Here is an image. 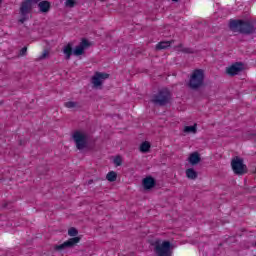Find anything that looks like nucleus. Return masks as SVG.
<instances>
[{
    "instance_id": "2eb2a0df",
    "label": "nucleus",
    "mask_w": 256,
    "mask_h": 256,
    "mask_svg": "<svg viewBox=\"0 0 256 256\" xmlns=\"http://www.w3.org/2000/svg\"><path fill=\"white\" fill-rule=\"evenodd\" d=\"M188 161L190 165H197L198 163H201V156L199 155V152L190 154Z\"/></svg>"
},
{
    "instance_id": "f03ea898",
    "label": "nucleus",
    "mask_w": 256,
    "mask_h": 256,
    "mask_svg": "<svg viewBox=\"0 0 256 256\" xmlns=\"http://www.w3.org/2000/svg\"><path fill=\"white\" fill-rule=\"evenodd\" d=\"M173 94H171V90L168 88H162L158 91L157 94H154L151 101L154 105H158L159 107H165V105H169L171 103V99Z\"/></svg>"
},
{
    "instance_id": "1a4fd4ad",
    "label": "nucleus",
    "mask_w": 256,
    "mask_h": 256,
    "mask_svg": "<svg viewBox=\"0 0 256 256\" xmlns=\"http://www.w3.org/2000/svg\"><path fill=\"white\" fill-rule=\"evenodd\" d=\"M243 69H245V65L242 62H236L230 67L226 68V73L230 75V77H235V75H239Z\"/></svg>"
},
{
    "instance_id": "423d86ee",
    "label": "nucleus",
    "mask_w": 256,
    "mask_h": 256,
    "mask_svg": "<svg viewBox=\"0 0 256 256\" xmlns=\"http://www.w3.org/2000/svg\"><path fill=\"white\" fill-rule=\"evenodd\" d=\"M231 167L235 175H245L247 173V166L243 164V159L238 156L232 159Z\"/></svg>"
},
{
    "instance_id": "39448f33",
    "label": "nucleus",
    "mask_w": 256,
    "mask_h": 256,
    "mask_svg": "<svg viewBox=\"0 0 256 256\" xmlns=\"http://www.w3.org/2000/svg\"><path fill=\"white\" fill-rule=\"evenodd\" d=\"M33 12V2L31 0H23L20 4L19 13L21 18L18 20V23H25L29 21V15Z\"/></svg>"
},
{
    "instance_id": "4be33fe9",
    "label": "nucleus",
    "mask_w": 256,
    "mask_h": 256,
    "mask_svg": "<svg viewBox=\"0 0 256 256\" xmlns=\"http://www.w3.org/2000/svg\"><path fill=\"white\" fill-rule=\"evenodd\" d=\"M184 133H197V125L186 126L184 128Z\"/></svg>"
},
{
    "instance_id": "0eeeda50",
    "label": "nucleus",
    "mask_w": 256,
    "mask_h": 256,
    "mask_svg": "<svg viewBox=\"0 0 256 256\" xmlns=\"http://www.w3.org/2000/svg\"><path fill=\"white\" fill-rule=\"evenodd\" d=\"M73 140L76 144L77 149H79L80 151L85 149V147H87V134L81 132V131H76L73 134Z\"/></svg>"
},
{
    "instance_id": "6ab92c4d",
    "label": "nucleus",
    "mask_w": 256,
    "mask_h": 256,
    "mask_svg": "<svg viewBox=\"0 0 256 256\" xmlns=\"http://www.w3.org/2000/svg\"><path fill=\"white\" fill-rule=\"evenodd\" d=\"M149 149H151V144L147 141L143 142L141 145H140V151L142 153H149Z\"/></svg>"
},
{
    "instance_id": "dca6fc26",
    "label": "nucleus",
    "mask_w": 256,
    "mask_h": 256,
    "mask_svg": "<svg viewBox=\"0 0 256 256\" xmlns=\"http://www.w3.org/2000/svg\"><path fill=\"white\" fill-rule=\"evenodd\" d=\"M173 43H175V40L159 42L156 45V49L158 51H161V49H167V47H171V45H173Z\"/></svg>"
},
{
    "instance_id": "f257e3e1",
    "label": "nucleus",
    "mask_w": 256,
    "mask_h": 256,
    "mask_svg": "<svg viewBox=\"0 0 256 256\" xmlns=\"http://www.w3.org/2000/svg\"><path fill=\"white\" fill-rule=\"evenodd\" d=\"M229 27L242 35H253L256 31L254 20H230Z\"/></svg>"
},
{
    "instance_id": "ddd939ff",
    "label": "nucleus",
    "mask_w": 256,
    "mask_h": 256,
    "mask_svg": "<svg viewBox=\"0 0 256 256\" xmlns=\"http://www.w3.org/2000/svg\"><path fill=\"white\" fill-rule=\"evenodd\" d=\"M40 13H49L51 11V2L44 0L38 3Z\"/></svg>"
},
{
    "instance_id": "cd10ccee",
    "label": "nucleus",
    "mask_w": 256,
    "mask_h": 256,
    "mask_svg": "<svg viewBox=\"0 0 256 256\" xmlns=\"http://www.w3.org/2000/svg\"><path fill=\"white\" fill-rule=\"evenodd\" d=\"M91 183H93V180L88 181V185H91Z\"/></svg>"
},
{
    "instance_id": "7ed1b4c3",
    "label": "nucleus",
    "mask_w": 256,
    "mask_h": 256,
    "mask_svg": "<svg viewBox=\"0 0 256 256\" xmlns=\"http://www.w3.org/2000/svg\"><path fill=\"white\" fill-rule=\"evenodd\" d=\"M205 83V71L203 69H195L189 79L188 87L190 89H201Z\"/></svg>"
},
{
    "instance_id": "9b49d317",
    "label": "nucleus",
    "mask_w": 256,
    "mask_h": 256,
    "mask_svg": "<svg viewBox=\"0 0 256 256\" xmlns=\"http://www.w3.org/2000/svg\"><path fill=\"white\" fill-rule=\"evenodd\" d=\"M89 45H90L89 40L82 39L80 44L75 47L73 55H75L76 57H79V55H83V53H85V49H87V47H89Z\"/></svg>"
},
{
    "instance_id": "412c9836",
    "label": "nucleus",
    "mask_w": 256,
    "mask_h": 256,
    "mask_svg": "<svg viewBox=\"0 0 256 256\" xmlns=\"http://www.w3.org/2000/svg\"><path fill=\"white\" fill-rule=\"evenodd\" d=\"M64 107L67 109H75L77 107H81V105H79V102L68 101L64 103Z\"/></svg>"
},
{
    "instance_id": "f8f14e48",
    "label": "nucleus",
    "mask_w": 256,
    "mask_h": 256,
    "mask_svg": "<svg viewBox=\"0 0 256 256\" xmlns=\"http://www.w3.org/2000/svg\"><path fill=\"white\" fill-rule=\"evenodd\" d=\"M142 185L144 189H153V187L157 185V182L154 180L153 177L148 176L142 180Z\"/></svg>"
},
{
    "instance_id": "9d476101",
    "label": "nucleus",
    "mask_w": 256,
    "mask_h": 256,
    "mask_svg": "<svg viewBox=\"0 0 256 256\" xmlns=\"http://www.w3.org/2000/svg\"><path fill=\"white\" fill-rule=\"evenodd\" d=\"M105 79H109V74L102 73V72H96L94 76L92 77V84L94 87H101L103 85V81Z\"/></svg>"
},
{
    "instance_id": "bb28decb",
    "label": "nucleus",
    "mask_w": 256,
    "mask_h": 256,
    "mask_svg": "<svg viewBox=\"0 0 256 256\" xmlns=\"http://www.w3.org/2000/svg\"><path fill=\"white\" fill-rule=\"evenodd\" d=\"M20 55H22V56L27 55V47H26V46L23 47V48L20 50Z\"/></svg>"
},
{
    "instance_id": "5701e85b",
    "label": "nucleus",
    "mask_w": 256,
    "mask_h": 256,
    "mask_svg": "<svg viewBox=\"0 0 256 256\" xmlns=\"http://www.w3.org/2000/svg\"><path fill=\"white\" fill-rule=\"evenodd\" d=\"M78 234H79V231H77V228L72 227L68 230V235L70 237H77Z\"/></svg>"
},
{
    "instance_id": "b1692460",
    "label": "nucleus",
    "mask_w": 256,
    "mask_h": 256,
    "mask_svg": "<svg viewBox=\"0 0 256 256\" xmlns=\"http://www.w3.org/2000/svg\"><path fill=\"white\" fill-rule=\"evenodd\" d=\"M114 164L116 167H121V165L123 164V159L121 158V156H117L114 159Z\"/></svg>"
},
{
    "instance_id": "6e6552de",
    "label": "nucleus",
    "mask_w": 256,
    "mask_h": 256,
    "mask_svg": "<svg viewBox=\"0 0 256 256\" xmlns=\"http://www.w3.org/2000/svg\"><path fill=\"white\" fill-rule=\"evenodd\" d=\"M79 241H81L80 237L70 238L69 240L65 241L64 243H62L60 245H56L54 247V249H55V251H63V249H71V247H75V245L77 243H79Z\"/></svg>"
},
{
    "instance_id": "20e7f679",
    "label": "nucleus",
    "mask_w": 256,
    "mask_h": 256,
    "mask_svg": "<svg viewBox=\"0 0 256 256\" xmlns=\"http://www.w3.org/2000/svg\"><path fill=\"white\" fill-rule=\"evenodd\" d=\"M154 246V253L156 256H171V242L170 241H163L161 240H156L153 243Z\"/></svg>"
},
{
    "instance_id": "a211bd4d",
    "label": "nucleus",
    "mask_w": 256,
    "mask_h": 256,
    "mask_svg": "<svg viewBox=\"0 0 256 256\" xmlns=\"http://www.w3.org/2000/svg\"><path fill=\"white\" fill-rule=\"evenodd\" d=\"M186 177L188 179H192L193 181H195V179H197V177H198L197 171H195V169H193V168L187 169L186 170Z\"/></svg>"
},
{
    "instance_id": "f3484780",
    "label": "nucleus",
    "mask_w": 256,
    "mask_h": 256,
    "mask_svg": "<svg viewBox=\"0 0 256 256\" xmlns=\"http://www.w3.org/2000/svg\"><path fill=\"white\" fill-rule=\"evenodd\" d=\"M174 49H176V51H181V53H187V54L195 53V51H193V49H191V48H183V44L182 43H180L177 46H175Z\"/></svg>"
},
{
    "instance_id": "c85d7f7f",
    "label": "nucleus",
    "mask_w": 256,
    "mask_h": 256,
    "mask_svg": "<svg viewBox=\"0 0 256 256\" xmlns=\"http://www.w3.org/2000/svg\"><path fill=\"white\" fill-rule=\"evenodd\" d=\"M172 1H175V2H177V1H179V0H172Z\"/></svg>"
},
{
    "instance_id": "aec40b11",
    "label": "nucleus",
    "mask_w": 256,
    "mask_h": 256,
    "mask_svg": "<svg viewBox=\"0 0 256 256\" xmlns=\"http://www.w3.org/2000/svg\"><path fill=\"white\" fill-rule=\"evenodd\" d=\"M106 179H107V181H110V183H113L114 181H117V172H115V171H110V172L106 175Z\"/></svg>"
},
{
    "instance_id": "393cba45",
    "label": "nucleus",
    "mask_w": 256,
    "mask_h": 256,
    "mask_svg": "<svg viewBox=\"0 0 256 256\" xmlns=\"http://www.w3.org/2000/svg\"><path fill=\"white\" fill-rule=\"evenodd\" d=\"M66 7H75V0H66Z\"/></svg>"
},
{
    "instance_id": "c756f323",
    "label": "nucleus",
    "mask_w": 256,
    "mask_h": 256,
    "mask_svg": "<svg viewBox=\"0 0 256 256\" xmlns=\"http://www.w3.org/2000/svg\"><path fill=\"white\" fill-rule=\"evenodd\" d=\"M0 5H1V0H0Z\"/></svg>"
},
{
    "instance_id": "4468645a",
    "label": "nucleus",
    "mask_w": 256,
    "mask_h": 256,
    "mask_svg": "<svg viewBox=\"0 0 256 256\" xmlns=\"http://www.w3.org/2000/svg\"><path fill=\"white\" fill-rule=\"evenodd\" d=\"M73 44L68 43L66 46L63 48V53L65 55L66 61H69L71 59V55H73Z\"/></svg>"
},
{
    "instance_id": "a878e982",
    "label": "nucleus",
    "mask_w": 256,
    "mask_h": 256,
    "mask_svg": "<svg viewBox=\"0 0 256 256\" xmlns=\"http://www.w3.org/2000/svg\"><path fill=\"white\" fill-rule=\"evenodd\" d=\"M48 55H49V50H44L42 55L39 57L40 61L43 59H47Z\"/></svg>"
}]
</instances>
